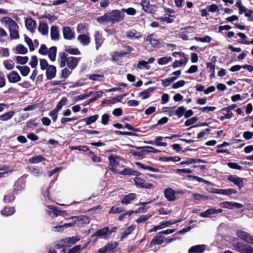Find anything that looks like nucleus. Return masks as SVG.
I'll return each mask as SVG.
<instances>
[{
    "label": "nucleus",
    "instance_id": "1",
    "mask_svg": "<svg viewBox=\"0 0 253 253\" xmlns=\"http://www.w3.org/2000/svg\"><path fill=\"white\" fill-rule=\"evenodd\" d=\"M1 21L4 24L5 26L8 29L10 38L12 39H18L19 37V27L16 22L8 17H3Z\"/></svg>",
    "mask_w": 253,
    "mask_h": 253
},
{
    "label": "nucleus",
    "instance_id": "2",
    "mask_svg": "<svg viewBox=\"0 0 253 253\" xmlns=\"http://www.w3.org/2000/svg\"><path fill=\"white\" fill-rule=\"evenodd\" d=\"M40 65L41 70H46V77L48 80L54 78L56 75V69L53 65H49L47 61L45 59H40Z\"/></svg>",
    "mask_w": 253,
    "mask_h": 253
},
{
    "label": "nucleus",
    "instance_id": "3",
    "mask_svg": "<svg viewBox=\"0 0 253 253\" xmlns=\"http://www.w3.org/2000/svg\"><path fill=\"white\" fill-rule=\"evenodd\" d=\"M71 219H75L76 225L79 227H83L90 222L89 218L86 215L72 216Z\"/></svg>",
    "mask_w": 253,
    "mask_h": 253
},
{
    "label": "nucleus",
    "instance_id": "4",
    "mask_svg": "<svg viewBox=\"0 0 253 253\" xmlns=\"http://www.w3.org/2000/svg\"><path fill=\"white\" fill-rule=\"evenodd\" d=\"M183 192L181 191H174L171 188H168L164 191L165 197L169 201H173L175 200V194H183Z\"/></svg>",
    "mask_w": 253,
    "mask_h": 253
},
{
    "label": "nucleus",
    "instance_id": "5",
    "mask_svg": "<svg viewBox=\"0 0 253 253\" xmlns=\"http://www.w3.org/2000/svg\"><path fill=\"white\" fill-rule=\"evenodd\" d=\"M141 5L143 10L146 12L153 13L156 11V6L151 4L150 0H141Z\"/></svg>",
    "mask_w": 253,
    "mask_h": 253
},
{
    "label": "nucleus",
    "instance_id": "6",
    "mask_svg": "<svg viewBox=\"0 0 253 253\" xmlns=\"http://www.w3.org/2000/svg\"><path fill=\"white\" fill-rule=\"evenodd\" d=\"M232 246L234 250L236 252H239L240 253H243L244 252L247 246L245 245L243 243L239 241L237 238H235L232 241Z\"/></svg>",
    "mask_w": 253,
    "mask_h": 253
},
{
    "label": "nucleus",
    "instance_id": "7",
    "mask_svg": "<svg viewBox=\"0 0 253 253\" xmlns=\"http://www.w3.org/2000/svg\"><path fill=\"white\" fill-rule=\"evenodd\" d=\"M227 180L238 186L239 189L244 186L243 179L236 175H230L228 176Z\"/></svg>",
    "mask_w": 253,
    "mask_h": 253
},
{
    "label": "nucleus",
    "instance_id": "8",
    "mask_svg": "<svg viewBox=\"0 0 253 253\" xmlns=\"http://www.w3.org/2000/svg\"><path fill=\"white\" fill-rule=\"evenodd\" d=\"M134 182L137 187L141 188H145L146 189H151L153 188V185L151 183L146 182L145 180L136 177L134 179Z\"/></svg>",
    "mask_w": 253,
    "mask_h": 253
},
{
    "label": "nucleus",
    "instance_id": "9",
    "mask_svg": "<svg viewBox=\"0 0 253 253\" xmlns=\"http://www.w3.org/2000/svg\"><path fill=\"white\" fill-rule=\"evenodd\" d=\"M123 47L127 48V51H121L114 52L113 55V58L114 60H118L119 58L126 56V54L131 52L133 50L132 47L126 45H123Z\"/></svg>",
    "mask_w": 253,
    "mask_h": 253
},
{
    "label": "nucleus",
    "instance_id": "10",
    "mask_svg": "<svg viewBox=\"0 0 253 253\" xmlns=\"http://www.w3.org/2000/svg\"><path fill=\"white\" fill-rule=\"evenodd\" d=\"M8 81L10 83H16L20 81L21 78L19 74L15 71L10 72L7 75Z\"/></svg>",
    "mask_w": 253,
    "mask_h": 253
},
{
    "label": "nucleus",
    "instance_id": "11",
    "mask_svg": "<svg viewBox=\"0 0 253 253\" xmlns=\"http://www.w3.org/2000/svg\"><path fill=\"white\" fill-rule=\"evenodd\" d=\"M212 193L217 194H221L224 195L229 196L231 194H235L237 193V191L233 188L227 189H214L212 191Z\"/></svg>",
    "mask_w": 253,
    "mask_h": 253
},
{
    "label": "nucleus",
    "instance_id": "12",
    "mask_svg": "<svg viewBox=\"0 0 253 253\" xmlns=\"http://www.w3.org/2000/svg\"><path fill=\"white\" fill-rule=\"evenodd\" d=\"M146 41L148 42L153 47L158 48L160 47V41L157 39L153 34L148 35L146 39Z\"/></svg>",
    "mask_w": 253,
    "mask_h": 253
},
{
    "label": "nucleus",
    "instance_id": "13",
    "mask_svg": "<svg viewBox=\"0 0 253 253\" xmlns=\"http://www.w3.org/2000/svg\"><path fill=\"white\" fill-rule=\"evenodd\" d=\"M63 37L65 39L71 40L75 38V33L69 27H66L63 29Z\"/></svg>",
    "mask_w": 253,
    "mask_h": 253
},
{
    "label": "nucleus",
    "instance_id": "14",
    "mask_svg": "<svg viewBox=\"0 0 253 253\" xmlns=\"http://www.w3.org/2000/svg\"><path fill=\"white\" fill-rule=\"evenodd\" d=\"M222 211L221 209L215 210L212 208L208 209L205 211L200 213V215L203 217H210L213 214L220 213Z\"/></svg>",
    "mask_w": 253,
    "mask_h": 253
},
{
    "label": "nucleus",
    "instance_id": "15",
    "mask_svg": "<svg viewBox=\"0 0 253 253\" xmlns=\"http://www.w3.org/2000/svg\"><path fill=\"white\" fill-rule=\"evenodd\" d=\"M206 249L205 245H198L191 247L188 250V253H203Z\"/></svg>",
    "mask_w": 253,
    "mask_h": 253
},
{
    "label": "nucleus",
    "instance_id": "16",
    "mask_svg": "<svg viewBox=\"0 0 253 253\" xmlns=\"http://www.w3.org/2000/svg\"><path fill=\"white\" fill-rule=\"evenodd\" d=\"M236 235L241 239L249 243L253 237L245 231L239 230L237 231Z\"/></svg>",
    "mask_w": 253,
    "mask_h": 253
},
{
    "label": "nucleus",
    "instance_id": "17",
    "mask_svg": "<svg viewBox=\"0 0 253 253\" xmlns=\"http://www.w3.org/2000/svg\"><path fill=\"white\" fill-rule=\"evenodd\" d=\"M80 59L74 57H69L67 58V66L71 69H74L77 66L79 61Z\"/></svg>",
    "mask_w": 253,
    "mask_h": 253
},
{
    "label": "nucleus",
    "instance_id": "18",
    "mask_svg": "<svg viewBox=\"0 0 253 253\" xmlns=\"http://www.w3.org/2000/svg\"><path fill=\"white\" fill-rule=\"evenodd\" d=\"M111 16V20L113 22L118 21L119 19H123V17L121 16V12L119 10H113L111 13H109Z\"/></svg>",
    "mask_w": 253,
    "mask_h": 253
},
{
    "label": "nucleus",
    "instance_id": "19",
    "mask_svg": "<svg viewBox=\"0 0 253 253\" xmlns=\"http://www.w3.org/2000/svg\"><path fill=\"white\" fill-rule=\"evenodd\" d=\"M94 37L95 41L96 48V49H98L103 43L104 39L102 38L101 34L98 31H96L95 32Z\"/></svg>",
    "mask_w": 253,
    "mask_h": 253
},
{
    "label": "nucleus",
    "instance_id": "20",
    "mask_svg": "<svg viewBox=\"0 0 253 253\" xmlns=\"http://www.w3.org/2000/svg\"><path fill=\"white\" fill-rule=\"evenodd\" d=\"M25 22L27 29L31 32H33L36 29L35 21L31 18H27L25 19Z\"/></svg>",
    "mask_w": 253,
    "mask_h": 253
},
{
    "label": "nucleus",
    "instance_id": "21",
    "mask_svg": "<svg viewBox=\"0 0 253 253\" xmlns=\"http://www.w3.org/2000/svg\"><path fill=\"white\" fill-rule=\"evenodd\" d=\"M108 160L110 163V166L112 167L110 169L114 171H115L116 169L114 167H116L119 164V157L114 156H110L108 158Z\"/></svg>",
    "mask_w": 253,
    "mask_h": 253
},
{
    "label": "nucleus",
    "instance_id": "22",
    "mask_svg": "<svg viewBox=\"0 0 253 253\" xmlns=\"http://www.w3.org/2000/svg\"><path fill=\"white\" fill-rule=\"evenodd\" d=\"M38 31L42 35H47L48 33V27L47 24L44 22H40Z\"/></svg>",
    "mask_w": 253,
    "mask_h": 253
},
{
    "label": "nucleus",
    "instance_id": "23",
    "mask_svg": "<svg viewBox=\"0 0 253 253\" xmlns=\"http://www.w3.org/2000/svg\"><path fill=\"white\" fill-rule=\"evenodd\" d=\"M126 37L131 40L137 39L141 37V34L135 30H129L126 32Z\"/></svg>",
    "mask_w": 253,
    "mask_h": 253
},
{
    "label": "nucleus",
    "instance_id": "24",
    "mask_svg": "<svg viewBox=\"0 0 253 253\" xmlns=\"http://www.w3.org/2000/svg\"><path fill=\"white\" fill-rule=\"evenodd\" d=\"M77 40L84 46L88 45L90 42L89 37L85 35H79L78 37Z\"/></svg>",
    "mask_w": 253,
    "mask_h": 253
},
{
    "label": "nucleus",
    "instance_id": "25",
    "mask_svg": "<svg viewBox=\"0 0 253 253\" xmlns=\"http://www.w3.org/2000/svg\"><path fill=\"white\" fill-rule=\"evenodd\" d=\"M136 198V194L134 193H130L128 195H125L121 201L123 204L127 205L129 204L130 201L134 200Z\"/></svg>",
    "mask_w": 253,
    "mask_h": 253
},
{
    "label": "nucleus",
    "instance_id": "26",
    "mask_svg": "<svg viewBox=\"0 0 253 253\" xmlns=\"http://www.w3.org/2000/svg\"><path fill=\"white\" fill-rule=\"evenodd\" d=\"M50 36L52 40H58L59 39V33L58 28L55 26H53L50 29Z\"/></svg>",
    "mask_w": 253,
    "mask_h": 253
},
{
    "label": "nucleus",
    "instance_id": "27",
    "mask_svg": "<svg viewBox=\"0 0 253 253\" xmlns=\"http://www.w3.org/2000/svg\"><path fill=\"white\" fill-rule=\"evenodd\" d=\"M47 207L50 210H46V213L51 217L54 218L57 216L58 213H57V209L56 207L51 206L48 205Z\"/></svg>",
    "mask_w": 253,
    "mask_h": 253
},
{
    "label": "nucleus",
    "instance_id": "28",
    "mask_svg": "<svg viewBox=\"0 0 253 253\" xmlns=\"http://www.w3.org/2000/svg\"><path fill=\"white\" fill-rule=\"evenodd\" d=\"M80 240V238L77 236H73L71 237L66 238L64 241L66 242V246H71Z\"/></svg>",
    "mask_w": 253,
    "mask_h": 253
},
{
    "label": "nucleus",
    "instance_id": "29",
    "mask_svg": "<svg viewBox=\"0 0 253 253\" xmlns=\"http://www.w3.org/2000/svg\"><path fill=\"white\" fill-rule=\"evenodd\" d=\"M109 231V228L107 227L97 230L92 236H97L100 238L105 237Z\"/></svg>",
    "mask_w": 253,
    "mask_h": 253
},
{
    "label": "nucleus",
    "instance_id": "30",
    "mask_svg": "<svg viewBox=\"0 0 253 253\" xmlns=\"http://www.w3.org/2000/svg\"><path fill=\"white\" fill-rule=\"evenodd\" d=\"M138 149H142V152L144 153H158L160 151L158 150H157L156 149L150 147V146H144L142 147H139Z\"/></svg>",
    "mask_w": 253,
    "mask_h": 253
},
{
    "label": "nucleus",
    "instance_id": "31",
    "mask_svg": "<svg viewBox=\"0 0 253 253\" xmlns=\"http://www.w3.org/2000/svg\"><path fill=\"white\" fill-rule=\"evenodd\" d=\"M154 90V88L150 87L140 93L139 95L142 99H146L150 96V93Z\"/></svg>",
    "mask_w": 253,
    "mask_h": 253
},
{
    "label": "nucleus",
    "instance_id": "32",
    "mask_svg": "<svg viewBox=\"0 0 253 253\" xmlns=\"http://www.w3.org/2000/svg\"><path fill=\"white\" fill-rule=\"evenodd\" d=\"M98 117L99 116L98 115H95L88 118H85L82 121L85 122L86 125H89L94 123L98 119Z\"/></svg>",
    "mask_w": 253,
    "mask_h": 253
},
{
    "label": "nucleus",
    "instance_id": "33",
    "mask_svg": "<svg viewBox=\"0 0 253 253\" xmlns=\"http://www.w3.org/2000/svg\"><path fill=\"white\" fill-rule=\"evenodd\" d=\"M47 53L49 59L52 61H55L56 55V47L55 46L50 47L48 49Z\"/></svg>",
    "mask_w": 253,
    "mask_h": 253
},
{
    "label": "nucleus",
    "instance_id": "34",
    "mask_svg": "<svg viewBox=\"0 0 253 253\" xmlns=\"http://www.w3.org/2000/svg\"><path fill=\"white\" fill-rule=\"evenodd\" d=\"M164 237L159 235L154 238L151 241L150 245L151 246L160 245L163 243Z\"/></svg>",
    "mask_w": 253,
    "mask_h": 253
},
{
    "label": "nucleus",
    "instance_id": "35",
    "mask_svg": "<svg viewBox=\"0 0 253 253\" xmlns=\"http://www.w3.org/2000/svg\"><path fill=\"white\" fill-rule=\"evenodd\" d=\"M188 59L187 57L184 56L183 58H181L180 60H176L174 62H173L172 64V67L174 68L180 67L182 65H185L187 62Z\"/></svg>",
    "mask_w": 253,
    "mask_h": 253
},
{
    "label": "nucleus",
    "instance_id": "36",
    "mask_svg": "<svg viewBox=\"0 0 253 253\" xmlns=\"http://www.w3.org/2000/svg\"><path fill=\"white\" fill-rule=\"evenodd\" d=\"M97 21L100 23L103 22L108 23L111 21V16L109 13H106L102 16L98 17L97 18Z\"/></svg>",
    "mask_w": 253,
    "mask_h": 253
},
{
    "label": "nucleus",
    "instance_id": "37",
    "mask_svg": "<svg viewBox=\"0 0 253 253\" xmlns=\"http://www.w3.org/2000/svg\"><path fill=\"white\" fill-rule=\"evenodd\" d=\"M14 115V112L12 111H10L8 112L4 113L0 116V120L2 121H7L11 118Z\"/></svg>",
    "mask_w": 253,
    "mask_h": 253
},
{
    "label": "nucleus",
    "instance_id": "38",
    "mask_svg": "<svg viewBox=\"0 0 253 253\" xmlns=\"http://www.w3.org/2000/svg\"><path fill=\"white\" fill-rule=\"evenodd\" d=\"M14 209L11 207H5L1 211V214L4 216H9L14 213Z\"/></svg>",
    "mask_w": 253,
    "mask_h": 253
},
{
    "label": "nucleus",
    "instance_id": "39",
    "mask_svg": "<svg viewBox=\"0 0 253 253\" xmlns=\"http://www.w3.org/2000/svg\"><path fill=\"white\" fill-rule=\"evenodd\" d=\"M44 158L41 155H38L33 157L29 159V162L31 164L39 163L44 161Z\"/></svg>",
    "mask_w": 253,
    "mask_h": 253
},
{
    "label": "nucleus",
    "instance_id": "40",
    "mask_svg": "<svg viewBox=\"0 0 253 253\" xmlns=\"http://www.w3.org/2000/svg\"><path fill=\"white\" fill-rule=\"evenodd\" d=\"M3 64L4 67L8 70H12L14 67V62L12 60H5Z\"/></svg>",
    "mask_w": 253,
    "mask_h": 253
},
{
    "label": "nucleus",
    "instance_id": "41",
    "mask_svg": "<svg viewBox=\"0 0 253 253\" xmlns=\"http://www.w3.org/2000/svg\"><path fill=\"white\" fill-rule=\"evenodd\" d=\"M160 160L165 162H167L169 161L179 162L180 160V158L177 156L162 157L160 158Z\"/></svg>",
    "mask_w": 253,
    "mask_h": 253
},
{
    "label": "nucleus",
    "instance_id": "42",
    "mask_svg": "<svg viewBox=\"0 0 253 253\" xmlns=\"http://www.w3.org/2000/svg\"><path fill=\"white\" fill-rule=\"evenodd\" d=\"M135 228V226L133 225H132L129 226L128 227H127L125 230V231L123 233H122V238H125L127 236L129 235L134 230Z\"/></svg>",
    "mask_w": 253,
    "mask_h": 253
},
{
    "label": "nucleus",
    "instance_id": "43",
    "mask_svg": "<svg viewBox=\"0 0 253 253\" xmlns=\"http://www.w3.org/2000/svg\"><path fill=\"white\" fill-rule=\"evenodd\" d=\"M207 67L209 69V72L211 73L210 77L211 78L214 77L215 64L211 62L208 63L207 64Z\"/></svg>",
    "mask_w": 253,
    "mask_h": 253
},
{
    "label": "nucleus",
    "instance_id": "44",
    "mask_svg": "<svg viewBox=\"0 0 253 253\" xmlns=\"http://www.w3.org/2000/svg\"><path fill=\"white\" fill-rule=\"evenodd\" d=\"M174 81H175V78H168L161 81L162 84L164 87H167L169 86Z\"/></svg>",
    "mask_w": 253,
    "mask_h": 253
},
{
    "label": "nucleus",
    "instance_id": "45",
    "mask_svg": "<svg viewBox=\"0 0 253 253\" xmlns=\"http://www.w3.org/2000/svg\"><path fill=\"white\" fill-rule=\"evenodd\" d=\"M16 53L18 54H24L28 52V50L26 47L22 44H18L16 47Z\"/></svg>",
    "mask_w": 253,
    "mask_h": 253
},
{
    "label": "nucleus",
    "instance_id": "46",
    "mask_svg": "<svg viewBox=\"0 0 253 253\" xmlns=\"http://www.w3.org/2000/svg\"><path fill=\"white\" fill-rule=\"evenodd\" d=\"M171 59L172 58L170 56L163 57L158 60V63L161 65H165L171 61Z\"/></svg>",
    "mask_w": 253,
    "mask_h": 253
},
{
    "label": "nucleus",
    "instance_id": "47",
    "mask_svg": "<svg viewBox=\"0 0 253 253\" xmlns=\"http://www.w3.org/2000/svg\"><path fill=\"white\" fill-rule=\"evenodd\" d=\"M164 137L162 136H159L155 138L154 142L155 145L157 146H163L166 147L167 144L166 142H161L160 141L163 140Z\"/></svg>",
    "mask_w": 253,
    "mask_h": 253
},
{
    "label": "nucleus",
    "instance_id": "48",
    "mask_svg": "<svg viewBox=\"0 0 253 253\" xmlns=\"http://www.w3.org/2000/svg\"><path fill=\"white\" fill-rule=\"evenodd\" d=\"M88 243H87L84 247L82 248L83 249L85 248V247L87 246ZM81 247L80 245H77L73 247V248L69 250V252L68 253H80L81 251Z\"/></svg>",
    "mask_w": 253,
    "mask_h": 253
},
{
    "label": "nucleus",
    "instance_id": "49",
    "mask_svg": "<svg viewBox=\"0 0 253 253\" xmlns=\"http://www.w3.org/2000/svg\"><path fill=\"white\" fill-rule=\"evenodd\" d=\"M123 96H118L116 97H114L110 99L104 100L103 102H107V104H114L116 102H120L123 98Z\"/></svg>",
    "mask_w": 253,
    "mask_h": 253
},
{
    "label": "nucleus",
    "instance_id": "50",
    "mask_svg": "<svg viewBox=\"0 0 253 253\" xmlns=\"http://www.w3.org/2000/svg\"><path fill=\"white\" fill-rule=\"evenodd\" d=\"M175 107L164 108V109H165L164 112L169 116H173L175 115Z\"/></svg>",
    "mask_w": 253,
    "mask_h": 253
},
{
    "label": "nucleus",
    "instance_id": "51",
    "mask_svg": "<svg viewBox=\"0 0 253 253\" xmlns=\"http://www.w3.org/2000/svg\"><path fill=\"white\" fill-rule=\"evenodd\" d=\"M225 204H228V206L230 207L229 209L233 208L240 209L243 207L242 204L234 202H226Z\"/></svg>",
    "mask_w": 253,
    "mask_h": 253
},
{
    "label": "nucleus",
    "instance_id": "52",
    "mask_svg": "<svg viewBox=\"0 0 253 253\" xmlns=\"http://www.w3.org/2000/svg\"><path fill=\"white\" fill-rule=\"evenodd\" d=\"M67 101V100L66 98L63 97L58 102L55 109L59 111L61 109L62 107L66 104Z\"/></svg>",
    "mask_w": 253,
    "mask_h": 253
},
{
    "label": "nucleus",
    "instance_id": "53",
    "mask_svg": "<svg viewBox=\"0 0 253 253\" xmlns=\"http://www.w3.org/2000/svg\"><path fill=\"white\" fill-rule=\"evenodd\" d=\"M193 198L197 201H206L208 199V197L205 195H201L198 193H195L193 195Z\"/></svg>",
    "mask_w": 253,
    "mask_h": 253
},
{
    "label": "nucleus",
    "instance_id": "54",
    "mask_svg": "<svg viewBox=\"0 0 253 253\" xmlns=\"http://www.w3.org/2000/svg\"><path fill=\"white\" fill-rule=\"evenodd\" d=\"M16 62L20 64H25L28 61V57L27 56H20L16 57Z\"/></svg>",
    "mask_w": 253,
    "mask_h": 253
},
{
    "label": "nucleus",
    "instance_id": "55",
    "mask_svg": "<svg viewBox=\"0 0 253 253\" xmlns=\"http://www.w3.org/2000/svg\"><path fill=\"white\" fill-rule=\"evenodd\" d=\"M188 177L190 178H192L193 179H195L196 180H197V181H198L199 182H203L206 184H208V185H210L211 184V182L209 181H207V180H205L204 179L202 178H201V177H198V176H194V175H189Z\"/></svg>",
    "mask_w": 253,
    "mask_h": 253
},
{
    "label": "nucleus",
    "instance_id": "56",
    "mask_svg": "<svg viewBox=\"0 0 253 253\" xmlns=\"http://www.w3.org/2000/svg\"><path fill=\"white\" fill-rule=\"evenodd\" d=\"M103 94V92L101 91H98L96 92L94 96L89 98L88 100V103H91L96 100H97L98 98H100Z\"/></svg>",
    "mask_w": 253,
    "mask_h": 253
},
{
    "label": "nucleus",
    "instance_id": "57",
    "mask_svg": "<svg viewBox=\"0 0 253 253\" xmlns=\"http://www.w3.org/2000/svg\"><path fill=\"white\" fill-rule=\"evenodd\" d=\"M59 64L61 67H63L66 64V62L67 63V58L65 56L64 54L60 55L59 59L58 60Z\"/></svg>",
    "mask_w": 253,
    "mask_h": 253
},
{
    "label": "nucleus",
    "instance_id": "58",
    "mask_svg": "<svg viewBox=\"0 0 253 253\" xmlns=\"http://www.w3.org/2000/svg\"><path fill=\"white\" fill-rule=\"evenodd\" d=\"M137 68L140 69H149L150 67L148 65V62L145 61H139L137 65Z\"/></svg>",
    "mask_w": 253,
    "mask_h": 253
},
{
    "label": "nucleus",
    "instance_id": "59",
    "mask_svg": "<svg viewBox=\"0 0 253 253\" xmlns=\"http://www.w3.org/2000/svg\"><path fill=\"white\" fill-rule=\"evenodd\" d=\"M185 108L184 107L180 106L175 110V115L178 117L181 118L184 115Z\"/></svg>",
    "mask_w": 253,
    "mask_h": 253
},
{
    "label": "nucleus",
    "instance_id": "60",
    "mask_svg": "<svg viewBox=\"0 0 253 253\" xmlns=\"http://www.w3.org/2000/svg\"><path fill=\"white\" fill-rule=\"evenodd\" d=\"M25 42L28 44L29 49L31 51H33L35 49L34 45L33 44V42L28 37H25Z\"/></svg>",
    "mask_w": 253,
    "mask_h": 253
},
{
    "label": "nucleus",
    "instance_id": "61",
    "mask_svg": "<svg viewBox=\"0 0 253 253\" xmlns=\"http://www.w3.org/2000/svg\"><path fill=\"white\" fill-rule=\"evenodd\" d=\"M195 39L197 41H199L203 42H207L209 43L211 41V38L209 36H206V37L204 38H201V37H195Z\"/></svg>",
    "mask_w": 253,
    "mask_h": 253
},
{
    "label": "nucleus",
    "instance_id": "62",
    "mask_svg": "<svg viewBox=\"0 0 253 253\" xmlns=\"http://www.w3.org/2000/svg\"><path fill=\"white\" fill-rule=\"evenodd\" d=\"M66 50L71 54L78 55L80 54V51L77 48L69 47L66 48Z\"/></svg>",
    "mask_w": 253,
    "mask_h": 253
},
{
    "label": "nucleus",
    "instance_id": "63",
    "mask_svg": "<svg viewBox=\"0 0 253 253\" xmlns=\"http://www.w3.org/2000/svg\"><path fill=\"white\" fill-rule=\"evenodd\" d=\"M103 76L96 74H92L89 76V79L93 81H103Z\"/></svg>",
    "mask_w": 253,
    "mask_h": 253
},
{
    "label": "nucleus",
    "instance_id": "64",
    "mask_svg": "<svg viewBox=\"0 0 253 253\" xmlns=\"http://www.w3.org/2000/svg\"><path fill=\"white\" fill-rule=\"evenodd\" d=\"M117 243L116 242H112L107 244L105 246L108 252L111 251L115 249L117 247Z\"/></svg>",
    "mask_w": 253,
    "mask_h": 253
}]
</instances>
